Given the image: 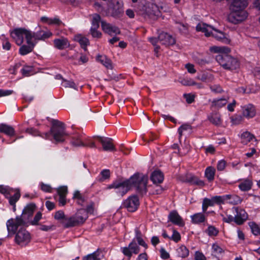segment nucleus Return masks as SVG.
Instances as JSON below:
<instances>
[{
	"label": "nucleus",
	"instance_id": "b1692460",
	"mask_svg": "<svg viewBox=\"0 0 260 260\" xmlns=\"http://www.w3.org/2000/svg\"><path fill=\"white\" fill-rule=\"evenodd\" d=\"M213 30L214 31V32H211V36H212L217 40L222 42L226 43L228 42V38L225 37V35L223 32L218 31L215 28Z\"/></svg>",
	"mask_w": 260,
	"mask_h": 260
},
{
	"label": "nucleus",
	"instance_id": "a19ab883",
	"mask_svg": "<svg viewBox=\"0 0 260 260\" xmlns=\"http://www.w3.org/2000/svg\"><path fill=\"white\" fill-rule=\"evenodd\" d=\"M42 218V213L41 212H38L37 213V214L35 215L33 220H30L29 219V222L28 223L29 224H31L32 225H38V222Z\"/></svg>",
	"mask_w": 260,
	"mask_h": 260
},
{
	"label": "nucleus",
	"instance_id": "aec40b11",
	"mask_svg": "<svg viewBox=\"0 0 260 260\" xmlns=\"http://www.w3.org/2000/svg\"><path fill=\"white\" fill-rule=\"evenodd\" d=\"M52 35V34L50 31H45L44 30H39L36 32H32L31 36L32 39L34 38L35 40H44L46 39H47L51 37Z\"/></svg>",
	"mask_w": 260,
	"mask_h": 260
},
{
	"label": "nucleus",
	"instance_id": "6e6d98bb",
	"mask_svg": "<svg viewBox=\"0 0 260 260\" xmlns=\"http://www.w3.org/2000/svg\"><path fill=\"white\" fill-rule=\"evenodd\" d=\"M121 249H122V252L125 256H126L129 258H131L132 257V252L131 250V249L128 246L122 247V248H121Z\"/></svg>",
	"mask_w": 260,
	"mask_h": 260
},
{
	"label": "nucleus",
	"instance_id": "393cba45",
	"mask_svg": "<svg viewBox=\"0 0 260 260\" xmlns=\"http://www.w3.org/2000/svg\"><path fill=\"white\" fill-rule=\"evenodd\" d=\"M27 45H22L19 50V52L21 55H25L31 52L34 48L35 44L30 40V43L27 44Z\"/></svg>",
	"mask_w": 260,
	"mask_h": 260
},
{
	"label": "nucleus",
	"instance_id": "f8f14e48",
	"mask_svg": "<svg viewBox=\"0 0 260 260\" xmlns=\"http://www.w3.org/2000/svg\"><path fill=\"white\" fill-rule=\"evenodd\" d=\"M158 39L162 45L167 46L173 45L176 43L175 38L171 35L165 32H160L158 36Z\"/></svg>",
	"mask_w": 260,
	"mask_h": 260
},
{
	"label": "nucleus",
	"instance_id": "72a5a7b5",
	"mask_svg": "<svg viewBox=\"0 0 260 260\" xmlns=\"http://www.w3.org/2000/svg\"><path fill=\"white\" fill-rule=\"evenodd\" d=\"M20 197V193L19 191H17L15 194L10 197L9 199V203L11 205L14 206V210H15L16 203L19 200Z\"/></svg>",
	"mask_w": 260,
	"mask_h": 260
},
{
	"label": "nucleus",
	"instance_id": "f704fd0d",
	"mask_svg": "<svg viewBox=\"0 0 260 260\" xmlns=\"http://www.w3.org/2000/svg\"><path fill=\"white\" fill-rule=\"evenodd\" d=\"M230 119L232 124L235 125L239 124L243 121V116L238 114L234 115L231 117Z\"/></svg>",
	"mask_w": 260,
	"mask_h": 260
},
{
	"label": "nucleus",
	"instance_id": "423d86ee",
	"mask_svg": "<svg viewBox=\"0 0 260 260\" xmlns=\"http://www.w3.org/2000/svg\"><path fill=\"white\" fill-rule=\"evenodd\" d=\"M7 229L8 235H15V241L16 243L21 246H26L31 240L30 233L26 230V229Z\"/></svg>",
	"mask_w": 260,
	"mask_h": 260
},
{
	"label": "nucleus",
	"instance_id": "ea45409f",
	"mask_svg": "<svg viewBox=\"0 0 260 260\" xmlns=\"http://www.w3.org/2000/svg\"><path fill=\"white\" fill-rule=\"evenodd\" d=\"M33 72V67L32 66H25L21 70V73L23 76H29Z\"/></svg>",
	"mask_w": 260,
	"mask_h": 260
},
{
	"label": "nucleus",
	"instance_id": "9d476101",
	"mask_svg": "<svg viewBox=\"0 0 260 260\" xmlns=\"http://www.w3.org/2000/svg\"><path fill=\"white\" fill-rule=\"evenodd\" d=\"M179 179L184 182L189 183L192 185H196L203 187L205 184L204 181L200 180L197 177L191 174H187L184 176H180Z\"/></svg>",
	"mask_w": 260,
	"mask_h": 260
},
{
	"label": "nucleus",
	"instance_id": "8fccbe9b",
	"mask_svg": "<svg viewBox=\"0 0 260 260\" xmlns=\"http://www.w3.org/2000/svg\"><path fill=\"white\" fill-rule=\"evenodd\" d=\"M98 28H90V31L91 36L93 38H100L102 37V33L98 31Z\"/></svg>",
	"mask_w": 260,
	"mask_h": 260
},
{
	"label": "nucleus",
	"instance_id": "49530a36",
	"mask_svg": "<svg viewBox=\"0 0 260 260\" xmlns=\"http://www.w3.org/2000/svg\"><path fill=\"white\" fill-rule=\"evenodd\" d=\"M204 232L209 236L213 237L218 235L219 231L217 229H206Z\"/></svg>",
	"mask_w": 260,
	"mask_h": 260
},
{
	"label": "nucleus",
	"instance_id": "c756f323",
	"mask_svg": "<svg viewBox=\"0 0 260 260\" xmlns=\"http://www.w3.org/2000/svg\"><path fill=\"white\" fill-rule=\"evenodd\" d=\"M252 182L249 179H246L241 182L239 185V188L242 191H248L251 188Z\"/></svg>",
	"mask_w": 260,
	"mask_h": 260
},
{
	"label": "nucleus",
	"instance_id": "2f4dec72",
	"mask_svg": "<svg viewBox=\"0 0 260 260\" xmlns=\"http://www.w3.org/2000/svg\"><path fill=\"white\" fill-rule=\"evenodd\" d=\"M92 26L91 28H99L100 27V22L101 20V16L97 13H94L92 15Z\"/></svg>",
	"mask_w": 260,
	"mask_h": 260
},
{
	"label": "nucleus",
	"instance_id": "e2e57ef3",
	"mask_svg": "<svg viewBox=\"0 0 260 260\" xmlns=\"http://www.w3.org/2000/svg\"><path fill=\"white\" fill-rule=\"evenodd\" d=\"M213 252L217 254H220L223 252L222 249L217 244H213L212 245Z\"/></svg>",
	"mask_w": 260,
	"mask_h": 260
},
{
	"label": "nucleus",
	"instance_id": "4d7b16f0",
	"mask_svg": "<svg viewBox=\"0 0 260 260\" xmlns=\"http://www.w3.org/2000/svg\"><path fill=\"white\" fill-rule=\"evenodd\" d=\"M210 89L213 92L215 93H221L223 92V89L219 85H213L210 86Z\"/></svg>",
	"mask_w": 260,
	"mask_h": 260
},
{
	"label": "nucleus",
	"instance_id": "412c9836",
	"mask_svg": "<svg viewBox=\"0 0 260 260\" xmlns=\"http://www.w3.org/2000/svg\"><path fill=\"white\" fill-rule=\"evenodd\" d=\"M0 132L6 134L9 137H12L15 135V130L14 128L6 124H0Z\"/></svg>",
	"mask_w": 260,
	"mask_h": 260
},
{
	"label": "nucleus",
	"instance_id": "0e129e2a",
	"mask_svg": "<svg viewBox=\"0 0 260 260\" xmlns=\"http://www.w3.org/2000/svg\"><path fill=\"white\" fill-rule=\"evenodd\" d=\"M206 257L203 253L199 251L195 253V260H206Z\"/></svg>",
	"mask_w": 260,
	"mask_h": 260
},
{
	"label": "nucleus",
	"instance_id": "bb28decb",
	"mask_svg": "<svg viewBox=\"0 0 260 260\" xmlns=\"http://www.w3.org/2000/svg\"><path fill=\"white\" fill-rule=\"evenodd\" d=\"M228 102L227 100L225 99L221 98L217 100H214L211 103V108H221L224 106Z\"/></svg>",
	"mask_w": 260,
	"mask_h": 260
},
{
	"label": "nucleus",
	"instance_id": "20e7f679",
	"mask_svg": "<svg viewBox=\"0 0 260 260\" xmlns=\"http://www.w3.org/2000/svg\"><path fill=\"white\" fill-rule=\"evenodd\" d=\"M93 208L92 205L87 206L86 209L79 210L74 215L66 218L67 226H78L82 225L88 217V213H92Z\"/></svg>",
	"mask_w": 260,
	"mask_h": 260
},
{
	"label": "nucleus",
	"instance_id": "dca6fc26",
	"mask_svg": "<svg viewBox=\"0 0 260 260\" xmlns=\"http://www.w3.org/2000/svg\"><path fill=\"white\" fill-rule=\"evenodd\" d=\"M242 115L247 118H251L255 116L256 110L252 104H248L242 107Z\"/></svg>",
	"mask_w": 260,
	"mask_h": 260
},
{
	"label": "nucleus",
	"instance_id": "4be33fe9",
	"mask_svg": "<svg viewBox=\"0 0 260 260\" xmlns=\"http://www.w3.org/2000/svg\"><path fill=\"white\" fill-rule=\"evenodd\" d=\"M54 45L56 48L60 50H63L69 46L68 40L65 38L55 39Z\"/></svg>",
	"mask_w": 260,
	"mask_h": 260
},
{
	"label": "nucleus",
	"instance_id": "a878e982",
	"mask_svg": "<svg viewBox=\"0 0 260 260\" xmlns=\"http://www.w3.org/2000/svg\"><path fill=\"white\" fill-rule=\"evenodd\" d=\"M205 213H198L191 216V222L195 224L204 222L205 221Z\"/></svg>",
	"mask_w": 260,
	"mask_h": 260
},
{
	"label": "nucleus",
	"instance_id": "f3484780",
	"mask_svg": "<svg viewBox=\"0 0 260 260\" xmlns=\"http://www.w3.org/2000/svg\"><path fill=\"white\" fill-rule=\"evenodd\" d=\"M124 13L123 5L121 4L119 2H117L116 4L112 9L111 15L113 17L119 18L122 17Z\"/></svg>",
	"mask_w": 260,
	"mask_h": 260
},
{
	"label": "nucleus",
	"instance_id": "de8ad7c7",
	"mask_svg": "<svg viewBox=\"0 0 260 260\" xmlns=\"http://www.w3.org/2000/svg\"><path fill=\"white\" fill-rule=\"evenodd\" d=\"M192 129V127L190 125L188 124H182L178 129V132L179 134V138L181 137L182 136L183 131H186L187 129L191 130Z\"/></svg>",
	"mask_w": 260,
	"mask_h": 260
},
{
	"label": "nucleus",
	"instance_id": "58836bf2",
	"mask_svg": "<svg viewBox=\"0 0 260 260\" xmlns=\"http://www.w3.org/2000/svg\"><path fill=\"white\" fill-rule=\"evenodd\" d=\"M128 247H129L132 253H134V254H137L140 252V248L139 246L134 241L131 242L128 244Z\"/></svg>",
	"mask_w": 260,
	"mask_h": 260
},
{
	"label": "nucleus",
	"instance_id": "bf43d9fd",
	"mask_svg": "<svg viewBox=\"0 0 260 260\" xmlns=\"http://www.w3.org/2000/svg\"><path fill=\"white\" fill-rule=\"evenodd\" d=\"M104 66L108 69L111 70L113 69L112 61L107 57H105V63H104Z\"/></svg>",
	"mask_w": 260,
	"mask_h": 260
},
{
	"label": "nucleus",
	"instance_id": "79ce46f5",
	"mask_svg": "<svg viewBox=\"0 0 260 260\" xmlns=\"http://www.w3.org/2000/svg\"><path fill=\"white\" fill-rule=\"evenodd\" d=\"M78 42L79 43L81 47L85 50H86V47L89 43L88 39L87 38L83 37H80L79 38Z\"/></svg>",
	"mask_w": 260,
	"mask_h": 260
},
{
	"label": "nucleus",
	"instance_id": "603ef678",
	"mask_svg": "<svg viewBox=\"0 0 260 260\" xmlns=\"http://www.w3.org/2000/svg\"><path fill=\"white\" fill-rule=\"evenodd\" d=\"M74 198L77 199L79 200L78 204L82 205V203L84 202V199L80 193L79 191H76L74 194Z\"/></svg>",
	"mask_w": 260,
	"mask_h": 260
},
{
	"label": "nucleus",
	"instance_id": "7c9ffc66",
	"mask_svg": "<svg viewBox=\"0 0 260 260\" xmlns=\"http://www.w3.org/2000/svg\"><path fill=\"white\" fill-rule=\"evenodd\" d=\"M215 170L212 167L207 168L205 170V175L209 182L212 181L214 179Z\"/></svg>",
	"mask_w": 260,
	"mask_h": 260
},
{
	"label": "nucleus",
	"instance_id": "5fc2aeb1",
	"mask_svg": "<svg viewBox=\"0 0 260 260\" xmlns=\"http://www.w3.org/2000/svg\"><path fill=\"white\" fill-rule=\"evenodd\" d=\"M183 96L186 99V101L188 104H191L194 101L195 96L190 93H185Z\"/></svg>",
	"mask_w": 260,
	"mask_h": 260
},
{
	"label": "nucleus",
	"instance_id": "f257e3e1",
	"mask_svg": "<svg viewBox=\"0 0 260 260\" xmlns=\"http://www.w3.org/2000/svg\"><path fill=\"white\" fill-rule=\"evenodd\" d=\"M148 180V176L139 173L135 174L129 179L122 182L115 181L109 185L107 188H115L116 193L121 197L126 194L130 190L132 186L136 188L137 193L143 196L147 191V184Z\"/></svg>",
	"mask_w": 260,
	"mask_h": 260
},
{
	"label": "nucleus",
	"instance_id": "c85d7f7f",
	"mask_svg": "<svg viewBox=\"0 0 260 260\" xmlns=\"http://www.w3.org/2000/svg\"><path fill=\"white\" fill-rule=\"evenodd\" d=\"M209 120L213 124L219 125L221 123V116L218 113L212 114L208 117Z\"/></svg>",
	"mask_w": 260,
	"mask_h": 260
},
{
	"label": "nucleus",
	"instance_id": "69168bd1",
	"mask_svg": "<svg viewBox=\"0 0 260 260\" xmlns=\"http://www.w3.org/2000/svg\"><path fill=\"white\" fill-rule=\"evenodd\" d=\"M61 23L62 22L58 18H50L49 22V25L55 24L58 26L60 25Z\"/></svg>",
	"mask_w": 260,
	"mask_h": 260
},
{
	"label": "nucleus",
	"instance_id": "f03ea898",
	"mask_svg": "<svg viewBox=\"0 0 260 260\" xmlns=\"http://www.w3.org/2000/svg\"><path fill=\"white\" fill-rule=\"evenodd\" d=\"M36 207L34 203L27 204L23 210L21 216H17L16 218H11L7 221V227L28 226L29 219L32 217Z\"/></svg>",
	"mask_w": 260,
	"mask_h": 260
},
{
	"label": "nucleus",
	"instance_id": "338daca9",
	"mask_svg": "<svg viewBox=\"0 0 260 260\" xmlns=\"http://www.w3.org/2000/svg\"><path fill=\"white\" fill-rule=\"evenodd\" d=\"M185 68L189 73L194 74L196 72L194 65L192 64L187 63L185 65Z\"/></svg>",
	"mask_w": 260,
	"mask_h": 260
},
{
	"label": "nucleus",
	"instance_id": "1a4fd4ad",
	"mask_svg": "<svg viewBox=\"0 0 260 260\" xmlns=\"http://www.w3.org/2000/svg\"><path fill=\"white\" fill-rule=\"evenodd\" d=\"M139 200L137 196L129 197L123 203V207L129 212H135L139 206Z\"/></svg>",
	"mask_w": 260,
	"mask_h": 260
},
{
	"label": "nucleus",
	"instance_id": "ddd939ff",
	"mask_svg": "<svg viewBox=\"0 0 260 260\" xmlns=\"http://www.w3.org/2000/svg\"><path fill=\"white\" fill-rule=\"evenodd\" d=\"M101 27L102 30L106 34L111 36L112 33L115 34H120L121 31L119 28L116 26H112L111 24L106 22L105 21H101Z\"/></svg>",
	"mask_w": 260,
	"mask_h": 260
},
{
	"label": "nucleus",
	"instance_id": "7ed1b4c3",
	"mask_svg": "<svg viewBox=\"0 0 260 260\" xmlns=\"http://www.w3.org/2000/svg\"><path fill=\"white\" fill-rule=\"evenodd\" d=\"M52 126L49 132L43 134L45 138L49 139L51 135L53 137L56 143L63 142L68 134L65 131L64 124L58 120L53 119L51 121Z\"/></svg>",
	"mask_w": 260,
	"mask_h": 260
},
{
	"label": "nucleus",
	"instance_id": "37998d69",
	"mask_svg": "<svg viewBox=\"0 0 260 260\" xmlns=\"http://www.w3.org/2000/svg\"><path fill=\"white\" fill-rule=\"evenodd\" d=\"M54 218L56 219L59 220L62 219H64V225H66V218H65V215L64 214V212L62 211H58L55 212L54 214ZM69 217H67V218H68ZM66 228H69V226H67L65 225Z\"/></svg>",
	"mask_w": 260,
	"mask_h": 260
},
{
	"label": "nucleus",
	"instance_id": "680f3d73",
	"mask_svg": "<svg viewBox=\"0 0 260 260\" xmlns=\"http://www.w3.org/2000/svg\"><path fill=\"white\" fill-rule=\"evenodd\" d=\"M231 200V203L234 205L239 204L241 203L242 201L241 198L236 195H233Z\"/></svg>",
	"mask_w": 260,
	"mask_h": 260
},
{
	"label": "nucleus",
	"instance_id": "39448f33",
	"mask_svg": "<svg viewBox=\"0 0 260 260\" xmlns=\"http://www.w3.org/2000/svg\"><path fill=\"white\" fill-rule=\"evenodd\" d=\"M215 59L225 70L237 71L240 68L239 60L228 54H219L216 56Z\"/></svg>",
	"mask_w": 260,
	"mask_h": 260
},
{
	"label": "nucleus",
	"instance_id": "052dcab7",
	"mask_svg": "<svg viewBox=\"0 0 260 260\" xmlns=\"http://www.w3.org/2000/svg\"><path fill=\"white\" fill-rule=\"evenodd\" d=\"M226 166V161L224 160H220L217 166V169L218 171H223Z\"/></svg>",
	"mask_w": 260,
	"mask_h": 260
},
{
	"label": "nucleus",
	"instance_id": "5701e85b",
	"mask_svg": "<svg viewBox=\"0 0 260 260\" xmlns=\"http://www.w3.org/2000/svg\"><path fill=\"white\" fill-rule=\"evenodd\" d=\"M253 139H254L255 141H257L254 136L248 131L244 132L241 136V142L243 145H247Z\"/></svg>",
	"mask_w": 260,
	"mask_h": 260
},
{
	"label": "nucleus",
	"instance_id": "13d9d810",
	"mask_svg": "<svg viewBox=\"0 0 260 260\" xmlns=\"http://www.w3.org/2000/svg\"><path fill=\"white\" fill-rule=\"evenodd\" d=\"M160 257L163 259H167L170 258L169 253L164 248H161L160 250Z\"/></svg>",
	"mask_w": 260,
	"mask_h": 260
},
{
	"label": "nucleus",
	"instance_id": "a211bd4d",
	"mask_svg": "<svg viewBox=\"0 0 260 260\" xmlns=\"http://www.w3.org/2000/svg\"><path fill=\"white\" fill-rule=\"evenodd\" d=\"M210 29H214V27L204 23H199L196 26L197 31L204 32L206 37L211 36Z\"/></svg>",
	"mask_w": 260,
	"mask_h": 260
},
{
	"label": "nucleus",
	"instance_id": "e433bc0d",
	"mask_svg": "<svg viewBox=\"0 0 260 260\" xmlns=\"http://www.w3.org/2000/svg\"><path fill=\"white\" fill-rule=\"evenodd\" d=\"M99 256V253L98 251H95L84 256L82 260H101V258L98 257Z\"/></svg>",
	"mask_w": 260,
	"mask_h": 260
},
{
	"label": "nucleus",
	"instance_id": "9b49d317",
	"mask_svg": "<svg viewBox=\"0 0 260 260\" xmlns=\"http://www.w3.org/2000/svg\"><path fill=\"white\" fill-rule=\"evenodd\" d=\"M168 222L172 223L174 225L183 227L185 225V221L182 217L179 214L176 210L171 211L168 215Z\"/></svg>",
	"mask_w": 260,
	"mask_h": 260
},
{
	"label": "nucleus",
	"instance_id": "2eb2a0df",
	"mask_svg": "<svg viewBox=\"0 0 260 260\" xmlns=\"http://www.w3.org/2000/svg\"><path fill=\"white\" fill-rule=\"evenodd\" d=\"M94 138H97L102 143L104 150L114 151L115 150V147L112 143V139L105 138L100 136H94Z\"/></svg>",
	"mask_w": 260,
	"mask_h": 260
},
{
	"label": "nucleus",
	"instance_id": "09e8293b",
	"mask_svg": "<svg viewBox=\"0 0 260 260\" xmlns=\"http://www.w3.org/2000/svg\"><path fill=\"white\" fill-rule=\"evenodd\" d=\"M25 132L26 133L34 136H41L42 137L45 138V136L41 135L38 131L32 127L27 128L26 129Z\"/></svg>",
	"mask_w": 260,
	"mask_h": 260
},
{
	"label": "nucleus",
	"instance_id": "4c0bfd02",
	"mask_svg": "<svg viewBox=\"0 0 260 260\" xmlns=\"http://www.w3.org/2000/svg\"><path fill=\"white\" fill-rule=\"evenodd\" d=\"M102 177L99 179V181L101 182L104 181L105 180L108 179L110 177V171L108 169L103 170L101 172Z\"/></svg>",
	"mask_w": 260,
	"mask_h": 260
},
{
	"label": "nucleus",
	"instance_id": "0eeeda50",
	"mask_svg": "<svg viewBox=\"0 0 260 260\" xmlns=\"http://www.w3.org/2000/svg\"><path fill=\"white\" fill-rule=\"evenodd\" d=\"M11 35L19 46L23 43L24 37H25L27 44H30V40L32 39L31 31L23 28L15 29L11 32Z\"/></svg>",
	"mask_w": 260,
	"mask_h": 260
},
{
	"label": "nucleus",
	"instance_id": "864d4df0",
	"mask_svg": "<svg viewBox=\"0 0 260 260\" xmlns=\"http://www.w3.org/2000/svg\"><path fill=\"white\" fill-rule=\"evenodd\" d=\"M64 82V85L63 86L65 87H71L75 89H77L75 83L72 81H68L65 79L63 80Z\"/></svg>",
	"mask_w": 260,
	"mask_h": 260
},
{
	"label": "nucleus",
	"instance_id": "6e6552de",
	"mask_svg": "<svg viewBox=\"0 0 260 260\" xmlns=\"http://www.w3.org/2000/svg\"><path fill=\"white\" fill-rule=\"evenodd\" d=\"M247 16L248 13L244 10L231 11L228 19L229 22L233 24H238L244 20Z\"/></svg>",
	"mask_w": 260,
	"mask_h": 260
},
{
	"label": "nucleus",
	"instance_id": "c9c22d12",
	"mask_svg": "<svg viewBox=\"0 0 260 260\" xmlns=\"http://www.w3.org/2000/svg\"><path fill=\"white\" fill-rule=\"evenodd\" d=\"M71 143L73 146H83L87 145L84 144V143L81 141L80 137L78 136H74L72 138Z\"/></svg>",
	"mask_w": 260,
	"mask_h": 260
},
{
	"label": "nucleus",
	"instance_id": "4468645a",
	"mask_svg": "<svg viewBox=\"0 0 260 260\" xmlns=\"http://www.w3.org/2000/svg\"><path fill=\"white\" fill-rule=\"evenodd\" d=\"M237 214L234 217V221L239 225H242L248 218V214L243 209L235 208Z\"/></svg>",
	"mask_w": 260,
	"mask_h": 260
},
{
	"label": "nucleus",
	"instance_id": "6ab92c4d",
	"mask_svg": "<svg viewBox=\"0 0 260 260\" xmlns=\"http://www.w3.org/2000/svg\"><path fill=\"white\" fill-rule=\"evenodd\" d=\"M164 179V174L160 170L154 171L150 176V180L154 184H160L162 182Z\"/></svg>",
	"mask_w": 260,
	"mask_h": 260
},
{
	"label": "nucleus",
	"instance_id": "473e14b6",
	"mask_svg": "<svg viewBox=\"0 0 260 260\" xmlns=\"http://www.w3.org/2000/svg\"><path fill=\"white\" fill-rule=\"evenodd\" d=\"M214 206L212 199L205 198L203 201L202 210L204 213H207V210L208 207Z\"/></svg>",
	"mask_w": 260,
	"mask_h": 260
},
{
	"label": "nucleus",
	"instance_id": "cd10ccee",
	"mask_svg": "<svg viewBox=\"0 0 260 260\" xmlns=\"http://www.w3.org/2000/svg\"><path fill=\"white\" fill-rule=\"evenodd\" d=\"M177 252L178 256L185 258L188 256L189 251L185 246L182 245L177 249Z\"/></svg>",
	"mask_w": 260,
	"mask_h": 260
},
{
	"label": "nucleus",
	"instance_id": "a18cd8bd",
	"mask_svg": "<svg viewBox=\"0 0 260 260\" xmlns=\"http://www.w3.org/2000/svg\"><path fill=\"white\" fill-rule=\"evenodd\" d=\"M173 234L170 238V239L174 241V242L177 243L181 239V236L179 232L175 230L174 229H173Z\"/></svg>",
	"mask_w": 260,
	"mask_h": 260
},
{
	"label": "nucleus",
	"instance_id": "3c124183",
	"mask_svg": "<svg viewBox=\"0 0 260 260\" xmlns=\"http://www.w3.org/2000/svg\"><path fill=\"white\" fill-rule=\"evenodd\" d=\"M68 192L66 186H61L57 189V193L59 197H66Z\"/></svg>",
	"mask_w": 260,
	"mask_h": 260
},
{
	"label": "nucleus",
	"instance_id": "774afa93",
	"mask_svg": "<svg viewBox=\"0 0 260 260\" xmlns=\"http://www.w3.org/2000/svg\"><path fill=\"white\" fill-rule=\"evenodd\" d=\"M41 189L47 192H52V188L48 184H45L43 183H41Z\"/></svg>",
	"mask_w": 260,
	"mask_h": 260
},
{
	"label": "nucleus",
	"instance_id": "c03bdc74",
	"mask_svg": "<svg viewBox=\"0 0 260 260\" xmlns=\"http://www.w3.org/2000/svg\"><path fill=\"white\" fill-rule=\"evenodd\" d=\"M158 184H154V186H151V193L153 194H160L162 191V188Z\"/></svg>",
	"mask_w": 260,
	"mask_h": 260
}]
</instances>
